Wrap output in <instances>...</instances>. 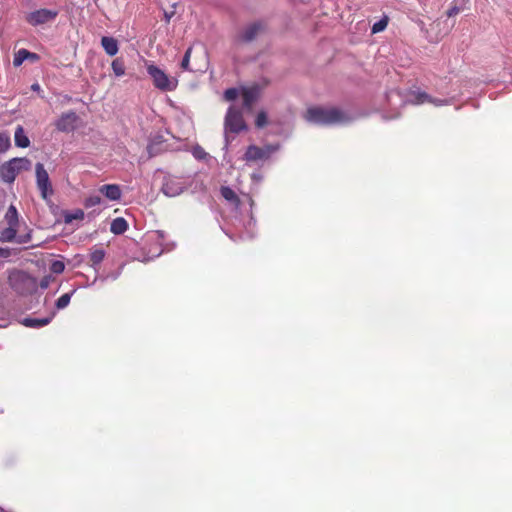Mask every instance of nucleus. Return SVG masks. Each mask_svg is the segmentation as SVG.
Returning a JSON list of instances; mask_svg holds the SVG:
<instances>
[{
  "instance_id": "14",
  "label": "nucleus",
  "mask_w": 512,
  "mask_h": 512,
  "mask_svg": "<svg viewBox=\"0 0 512 512\" xmlns=\"http://www.w3.org/2000/svg\"><path fill=\"white\" fill-rule=\"evenodd\" d=\"M263 30V25L260 22H254L249 24L241 33V40L250 42L256 38V36Z\"/></svg>"
},
{
  "instance_id": "21",
  "label": "nucleus",
  "mask_w": 512,
  "mask_h": 512,
  "mask_svg": "<svg viewBox=\"0 0 512 512\" xmlns=\"http://www.w3.org/2000/svg\"><path fill=\"white\" fill-rule=\"evenodd\" d=\"M105 252L102 249L95 248L90 253L92 267L97 271V266L103 261Z\"/></svg>"
},
{
  "instance_id": "5",
  "label": "nucleus",
  "mask_w": 512,
  "mask_h": 512,
  "mask_svg": "<svg viewBox=\"0 0 512 512\" xmlns=\"http://www.w3.org/2000/svg\"><path fill=\"white\" fill-rule=\"evenodd\" d=\"M188 186L187 180L181 177L166 175L162 181L161 191L168 197L180 195Z\"/></svg>"
},
{
  "instance_id": "42",
  "label": "nucleus",
  "mask_w": 512,
  "mask_h": 512,
  "mask_svg": "<svg viewBox=\"0 0 512 512\" xmlns=\"http://www.w3.org/2000/svg\"><path fill=\"white\" fill-rule=\"evenodd\" d=\"M0 253H1V255H2V256H4V257H7V256H8V253H7L6 251L2 250V249H0Z\"/></svg>"
},
{
  "instance_id": "43",
  "label": "nucleus",
  "mask_w": 512,
  "mask_h": 512,
  "mask_svg": "<svg viewBox=\"0 0 512 512\" xmlns=\"http://www.w3.org/2000/svg\"><path fill=\"white\" fill-rule=\"evenodd\" d=\"M41 287H42V288H46V287H47V283H46V282H42V283H41Z\"/></svg>"
},
{
  "instance_id": "30",
  "label": "nucleus",
  "mask_w": 512,
  "mask_h": 512,
  "mask_svg": "<svg viewBox=\"0 0 512 512\" xmlns=\"http://www.w3.org/2000/svg\"><path fill=\"white\" fill-rule=\"evenodd\" d=\"M239 95V90L236 88H229L224 92V98L226 101H233Z\"/></svg>"
},
{
  "instance_id": "41",
  "label": "nucleus",
  "mask_w": 512,
  "mask_h": 512,
  "mask_svg": "<svg viewBox=\"0 0 512 512\" xmlns=\"http://www.w3.org/2000/svg\"><path fill=\"white\" fill-rule=\"evenodd\" d=\"M172 15H173V13H171V14L165 13V18H166L167 22L170 20Z\"/></svg>"
},
{
  "instance_id": "26",
  "label": "nucleus",
  "mask_w": 512,
  "mask_h": 512,
  "mask_svg": "<svg viewBox=\"0 0 512 512\" xmlns=\"http://www.w3.org/2000/svg\"><path fill=\"white\" fill-rule=\"evenodd\" d=\"M102 203L101 194H92L85 200V206L87 208L98 206Z\"/></svg>"
},
{
  "instance_id": "12",
  "label": "nucleus",
  "mask_w": 512,
  "mask_h": 512,
  "mask_svg": "<svg viewBox=\"0 0 512 512\" xmlns=\"http://www.w3.org/2000/svg\"><path fill=\"white\" fill-rule=\"evenodd\" d=\"M243 99V107L247 110H251L253 104L257 101L260 95V89L257 86L244 87L241 90Z\"/></svg>"
},
{
  "instance_id": "33",
  "label": "nucleus",
  "mask_w": 512,
  "mask_h": 512,
  "mask_svg": "<svg viewBox=\"0 0 512 512\" xmlns=\"http://www.w3.org/2000/svg\"><path fill=\"white\" fill-rule=\"evenodd\" d=\"M267 124V115L265 112H259L256 117V126L259 128L264 127Z\"/></svg>"
},
{
  "instance_id": "32",
  "label": "nucleus",
  "mask_w": 512,
  "mask_h": 512,
  "mask_svg": "<svg viewBox=\"0 0 512 512\" xmlns=\"http://www.w3.org/2000/svg\"><path fill=\"white\" fill-rule=\"evenodd\" d=\"M191 52H192V48H188L184 54L182 61H181V67L184 70H189Z\"/></svg>"
},
{
  "instance_id": "9",
  "label": "nucleus",
  "mask_w": 512,
  "mask_h": 512,
  "mask_svg": "<svg viewBox=\"0 0 512 512\" xmlns=\"http://www.w3.org/2000/svg\"><path fill=\"white\" fill-rule=\"evenodd\" d=\"M79 117L74 111H67L55 121L56 129L60 132L69 133L76 129Z\"/></svg>"
},
{
  "instance_id": "18",
  "label": "nucleus",
  "mask_w": 512,
  "mask_h": 512,
  "mask_svg": "<svg viewBox=\"0 0 512 512\" xmlns=\"http://www.w3.org/2000/svg\"><path fill=\"white\" fill-rule=\"evenodd\" d=\"M14 141L15 145L20 148H27L30 145V140L22 126H17L14 133Z\"/></svg>"
},
{
  "instance_id": "16",
  "label": "nucleus",
  "mask_w": 512,
  "mask_h": 512,
  "mask_svg": "<svg viewBox=\"0 0 512 512\" xmlns=\"http://www.w3.org/2000/svg\"><path fill=\"white\" fill-rule=\"evenodd\" d=\"M99 193L108 200L116 201L121 197V189L116 184H105L99 188Z\"/></svg>"
},
{
  "instance_id": "11",
  "label": "nucleus",
  "mask_w": 512,
  "mask_h": 512,
  "mask_svg": "<svg viewBox=\"0 0 512 512\" xmlns=\"http://www.w3.org/2000/svg\"><path fill=\"white\" fill-rule=\"evenodd\" d=\"M0 240L3 242L27 243L30 236L28 233L18 235L15 226H8L1 232Z\"/></svg>"
},
{
  "instance_id": "13",
  "label": "nucleus",
  "mask_w": 512,
  "mask_h": 512,
  "mask_svg": "<svg viewBox=\"0 0 512 512\" xmlns=\"http://www.w3.org/2000/svg\"><path fill=\"white\" fill-rule=\"evenodd\" d=\"M223 232L233 241H237L236 236H238L240 240L252 237L250 231L247 229V226H225Z\"/></svg>"
},
{
  "instance_id": "23",
  "label": "nucleus",
  "mask_w": 512,
  "mask_h": 512,
  "mask_svg": "<svg viewBox=\"0 0 512 512\" xmlns=\"http://www.w3.org/2000/svg\"><path fill=\"white\" fill-rule=\"evenodd\" d=\"M111 68L116 77L125 75V64L122 58H115L111 63Z\"/></svg>"
},
{
  "instance_id": "35",
  "label": "nucleus",
  "mask_w": 512,
  "mask_h": 512,
  "mask_svg": "<svg viewBox=\"0 0 512 512\" xmlns=\"http://www.w3.org/2000/svg\"><path fill=\"white\" fill-rule=\"evenodd\" d=\"M193 154L196 158L198 159H203L205 156H206V153L204 152V150L200 147H196L193 151Z\"/></svg>"
},
{
  "instance_id": "10",
  "label": "nucleus",
  "mask_w": 512,
  "mask_h": 512,
  "mask_svg": "<svg viewBox=\"0 0 512 512\" xmlns=\"http://www.w3.org/2000/svg\"><path fill=\"white\" fill-rule=\"evenodd\" d=\"M407 102L415 105L431 103L435 106H443L449 104V100L447 99L433 98L424 92L413 93Z\"/></svg>"
},
{
  "instance_id": "40",
  "label": "nucleus",
  "mask_w": 512,
  "mask_h": 512,
  "mask_svg": "<svg viewBox=\"0 0 512 512\" xmlns=\"http://www.w3.org/2000/svg\"><path fill=\"white\" fill-rule=\"evenodd\" d=\"M31 89L33 91H40V85L38 83H34L32 84Z\"/></svg>"
},
{
  "instance_id": "22",
  "label": "nucleus",
  "mask_w": 512,
  "mask_h": 512,
  "mask_svg": "<svg viewBox=\"0 0 512 512\" xmlns=\"http://www.w3.org/2000/svg\"><path fill=\"white\" fill-rule=\"evenodd\" d=\"M164 239V235L162 232L156 230V231H149L144 236V244L148 245L150 242L156 241L159 245H163L162 241Z\"/></svg>"
},
{
  "instance_id": "17",
  "label": "nucleus",
  "mask_w": 512,
  "mask_h": 512,
  "mask_svg": "<svg viewBox=\"0 0 512 512\" xmlns=\"http://www.w3.org/2000/svg\"><path fill=\"white\" fill-rule=\"evenodd\" d=\"M101 45L109 56H115L119 51L118 42L113 37L103 36L101 38Z\"/></svg>"
},
{
  "instance_id": "6",
  "label": "nucleus",
  "mask_w": 512,
  "mask_h": 512,
  "mask_svg": "<svg viewBox=\"0 0 512 512\" xmlns=\"http://www.w3.org/2000/svg\"><path fill=\"white\" fill-rule=\"evenodd\" d=\"M278 149V145H266L264 147H257L255 145H251L247 148L244 155V159L248 162L265 160L268 159Z\"/></svg>"
},
{
  "instance_id": "15",
  "label": "nucleus",
  "mask_w": 512,
  "mask_h": 512,
  "mask_svg": "<svg viewBox=\"0 0 512 512\" xmlns=\"http://www.w3.org/2000/svg\"><path fill=\"white\" fill-rule=\"evenodd\" d=\"M25 60H30V61H38L39 60V55L36 54V53H33V52H30L24 48L22 49H19L15 55H14V58H13V65L15 67H19L23 64V62Z\"/></svg>"
},
{
  "instance_id": "45",
  "label": "nucleus",
  "mask_w": 512,
  "mask_h": 512,
  "mask_svg": "<svg viewBox=\"0 0 512 512\" xmlns=\"http://www.w3.org/2000/svg\"><path fill=\"white\" fill-rule=\"evenodd\" d=\"M171 249H172V247L170 248V247H168V245H166V250H171Z\"/></svg>"
},
{
  "instance_id": "31",
  "label": "nucleus",
  "mask_w": 512,
  "mask_h": 512,
  "mask_svg": "<svg viewBox=\"0 0 512 512\" xmlns=\"http://www.w3.org/2000/svg\"><path fill=\"white\" fill-rule=\"evenodd\" d=\"M10 138L5 134L0 133V152H5L10 147Z\"/></svg>"
},
{
  "instance_id": "20",
  "label": "nucleus",
  "mask_w": 512,
  "mask_h": 512,
  "mask_svg": "<svg viewBox=\"0 0 512 512\" xmlns=\"http://www.w3.org/2000/svg\"><path fill=\"white\" fill-rule=\"evenodd\" d=\"M222 197L228 201L229 203L235 205L236 207L239 205L240 200L236 192L228 186H224L220 190Z\"/></svg>"
},
{
  "instance_id": "44",
  "label": "nucleus",
  "mask_w": 512,
  "mask_h": 512,
  "mask_svg": "<svg viewBox=\"0 0 512 512\" xmlns=\"http://www.w3.org/2000/svg\"><path fill=\"white\" fill-rule=\"evenodd\" d=\"M120 272L116 273L115 275L112 276V279H117L118 275H119Z\"/></svg>"
},
{
  "instance_id": "37",
  "label": "nucleus",
  "mask_w": 512,
  "mask_h": 512,
  "mask_svg": "<svg viewBox=\"0 0 512 512\" xmlns=\"http://www.w3.org/2000/svg\"><path fill=\"white\" fill-rule=\"evenodd\" d=\"M110 224H128V220L124 217H116L111 220Z\"/></svg>"
},
{
  "instance_id": "19",
  "label": "nucleus",
  "mask_w": 512,
  "mask_h": 512,
  "mask_svg": "<svg viewBox=\"0 0 512 512\" xmlns=\"http://www.w3.org/2000/svg\"><path fill=\"white\" fill-rule=\"evenodd\" d=\"M52 317L47 318H24L21 323L30 328H40L47 325Z\"/></svg>"
},
{
  "instance_id": "7",
  "label": "nucleus",
  "mask_w": 512,
  "mask_h": 512,
  "mask_svg": "<svg viewBox=\"0 0 512 512\" xmlns=\"http://www.w3.org/2000/svg\"><path fill=\"white\" fill-rule=\"evenodd\" d=\"M35 173L37 187L41 193V196L44 199H47L50 195H52L53 190L50 183L49 175L42 163H37L35 165Z\"/></svg>"
},
{
  "instance_id": "4",
  "label": "nucleus",
  "mask_w": 512,
  "mask_h": 512,
  "mask_svg": "<svg viewBox=\"0 0 512 512\" xmlns=\"http://www.w3.org/2000/svg\"><path fill=\"white\" fill-rule=\"evenodd\" d=\"M225 141L229 143V133H239L246 129L241 112L234 106H230L225 116Z\"/></svg>"
},
{
  "instance_id": "25",
  "label": "nucleus",
  "mask_w": 512,
  "mask_h": 512,
  "mask_svg": "<svg viewBox=\"0 0 512 512\" xmlns=\"http://www.w3.org/2000/svg\"><path fill=\"white\" fill-rule=\"evenodd\" d=\"M5 219L7 221V224H17L18 222V213H17V210L15 208V206L11 205L6 214H5Z\"/></svg>"
},
{
  "instance_id": "36",
  "label": "nucleus",
  "mask_w": 512,
  "mask_h": 512,
  "mask_svg": "<svg viewBox=\"0 0 512 512\" xmlns=\"http://www.w3.org/2000/svg\"><path fill=\"white\" fill-rule=\"evenodd\" d=\"M459 12H460L459 7H457V6H452V7H450V8L448 9V11H447V13H446V14H447V16H448V17H453V16L457 15Z\"/></svg>"
},
{
  "instance_id": "34",
  "label": "nucleus",
  "mask_w": 512,
  "mask_h": 512,
  "mask_svg": "<svg viewBox=\"0 0 512 512\" xmlns=\"http://www.w3.org/2000/svg\"><path fill=\"white\" fill-rule=\"evenodd\" d=\"M128 226H111V232L115 235L123 234Z\"/></svg>"
},
{
  "instance_id": "2",
  "label": "nucleus",
  "mask_w": 512,
  "mask_h": 512,
  "mask_svg": "<svg viewBox=\"0 0 512 512\" xmlns=\"http://www.w3.org/2000/svg\"><path fill=\"white\" fill-rule=\"evenodd\" d=\"M31 161L26 158H13L0 166V177L4 182L12 183L23 170L31 168Z\"/></svg>"
},
{
  "instance_id": "24",
  "label": "nucleus",
  "mask_w": 512,
  "mask_h": 512,
  "mask_svg": "<svg viewBox=\"0 0 512 512\" xmlns=\"http://www.w3.org/2000/svg\"><path fill=\"white\" fill-rule=\"evenodd\" d=\"M65 222L68 224L73 220H82L84 218V212L80 209H76L72 212H65L64 214Z\"/></svg>"
},
{
  "instance_id": "3",
  "label": "nucleus",
  "mask_w": 512,
  "mask_h": 512,
  "mask_svg": "<svg viewBox=\"0 0 512 512\" xmlns=\"http://www.w3.org/2000/svg\"><path fill=\"white\" fill-rule=\"evenodd\" d=\"M147 73L151 77L154 86L161 91H173L176 89L178 81L176 78L168 76L162 69L152 63L146 65Z\"/></svg>"
},
{
  "instance_id": "28",
  "label": "nucleus",
  "mask_w": 512,
  "mask_h": 512,
  "mask_svg": "<svg viewBox=\"0 0 512 512\" xmlns=\"http://www.w3.org/2000/svg\"><path fill=\"white\" fill-rule=\"evenodd\" d=\"M65 269V264L63 261H60V260H54L52 261V263L50 264V270L53 272V273H56V274H60L64 271Z\"/></svg>"
},
{
  "instance_id": "39",
  "label": "nucleus",
  "mask_w": 512,
  "mask_h": 512,
  "mask_svg": "<svg viewBox=\"0 0 512 512\" xmlns=\"http://www.w3.org/2000/svg\"><path fill=\"white\" fill-rule=\"evenodd\" d=\"M162 251H152V249H149V253L151 254V258L157 257L161 254Z\"/></svg>"
},
{
  "instance_id": "38",
  "label": "nucleus",
  "mask_w": 512,
  "mask_h": 512,
  "mask_svg": "<svg viewBox=\"0 0 512 512\" xmlns=\"http://www.w3.org/2000/svg\"><path fill=\"white\" fill-rule=\"evenodd\" d=\"M252 179H253L254 182L259 183L262 180V176L260 174L253 173L252 174Z\"/></svg>"
},
{
  "instance_id": "8",
  "label": "nucleus",
  "mask_w": 512,
  "mask_h": 512,
  "mask_svg": "<svg viewBox=\"0 0 512 512\" xmlns=\"http://www.w3.org/2000/svg\"><path fill=\"white\" fill-rule=\"evenodd\" d=\"M57 15V10L39 9L29 13L26 17V20L32 26H38L52 22L57 17Z\"/></svg>"
},
{
  "instance_id": "29",
  "label": "nucleus",
  "mask_w": 512,
  "mask_h": 512,
  "mask_svg": "<svg viewBox=\"0 0 512 512\" xmlns=\"http://www.w3.org/2000/svg\"><path fill=\"white\" fill-rule=\"evenodd\" d=\"M387 24H388V22L386 19H381V20L375 22L372 26V33L376 34V33L383 31L387 27Z\"/></svg>"
},
{
  "instance_id": "1",
  "label": "nucleus",
  "mask_w": 512,
  "mask_h": 512,
  "mask_svg": "<svg viewBox=\"0 0 512 512\" xmlns=\"http://www.w3.org/2000/svg\"><path fill=\"white\" fill-rule=\"evenodd\" d=\"M305 119L318 125L345 124L352 118L344 111L337 108L312 107L306 112Z\"/></svg>"
},
{
  "instance_id": "27",
  "label": "nucleus",
  "mask_w": 512,
  "mask_h": 512,
  "mask_svg": "<svg viewBox=\"0 0 512 512\" xmlns=\"http://www.w3.org/2000/svg\"><path fill=\"white\" fill-rule=\"evenodd\" d=\"M72 293H65L63 294L58 300L56 301V307L57 309H64L66 308L71 300Z\"/></svg>"
}]
</instances>
